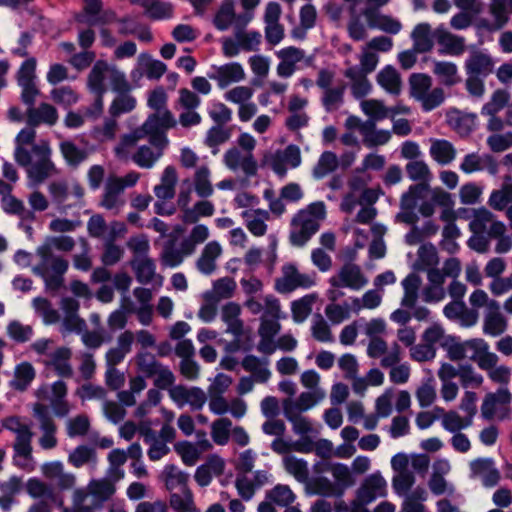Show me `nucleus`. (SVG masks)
Returning a JSON list of instances; mask_svg holds the SVG:
<instances>
[{
	"instance_id": "nucleus-1",
	"label": "nucleus",
	"mask_w": 512,
	"mask_h": 512,
	"mask_svg": "<svg viewBox=\"0 0 512 512\" xmlns=\"http://www.w3.org/2000/svg\"><path fill=\"white\" fill-rule=\"evenodd\" d=\"M27 123L15 137L14 160L26 169L28 186L36 188L48 178L57 175L58 169L52 161V148L48 140L36 142L35 127L41 124L54 126L59 119L57 109L42 102L37 107L30 106L26 111Z\"/></svg>"
},
{
	"instance_id": "nucleus-2",
	"label": "nucleus",
	"mask_w": 512,
	"mask_h": 512,
	"mask_svg": "<svg viewBox=\"0 0 512 512\" xmlns=\"http://www.w3.org/2000/svg\"><path fill=\"white\" fill-rule=\"evenodd\" d=\"M75 247V241L70 236H49L35 249L38 262L31 266L32 272L41 277L45 289L57 292L64 285V275L69 262L53 253V248L62 252H70Z\"/></svg>"
},
{
	"instance_id": "nucleus-3",
	"label": "nucleus",
	"mask_w": 512,
	"mask_h": 512,
	"mask_svg": "<svg viewBox=\"0 0 512 512\" xmlns=\"http://www.w3.org/2000/svg\"><path fill=\"white\" fill-rule=\"evenodd\" d=\"M325 216L326 207L322 201L311 203L298 211L291 219L290 243L296 247H303L319 230L320 222Z\"/></svg>"
},
{
	"instance_id": "nucleus-4",
	"label": "nucleus",
	"mask_w": 512,
	"mask_h": 512,
	"mask_svg": "<svg viewBox=\"0 0 512 512\" xmlns=\"http://www.w3.org/2000/svg\"><path fill=\"white\" fill-rule=\"evenodd\" d=\"M106 80H109L112 89L116 92L130 90V84L123 71L105 60H98L87 76V88L93 94L103 96L107 91Z\"/></svg>"
},
{
	"instance_id": "nucleus-5",
	"label": "nucleus",
	"mask_w": 512,
	"mask_h": 512,
	"mask_svg": "<svg viewBox=\"0 0 512 512\" xmlns=\"http://www.w3.org/2000/svg\"><path fill=\"white\" fill-rule=\"evenodd\" d=\"M358 22L362 27L360 31L350 30V22H347V32L354 41H362L368 36V28L378 29L388 34L396 35L402 29L401 22L387 14H382L372 7L363 9L358 15Z\"/></svg>"
},
{
	"instance_id": "nucleus-6",
	"label": "nucleus",
	"mask_w": 512,
	"mask_h": 512,
	"mask_svg": "<svg viewBox=\"0 0 512 512\" xmlns=\"http://www.w3.org/2000/svg\"><path fill=\"white\" fill-rule=\"evenodd\" d=\"M391 467L394 472L392 477V488L398 496L412 491L415 484V475L413 470L410 469V459L404 453H398L391 459Z\"/></svg>"
},
{
	"instance_id": "nucleus-7",
	"label": "nucleus",
	"mask_w": 512,
	"mask_h": 512,
	"mask_svg": "<svg viewBox=\"0 0 512 512\" xmlns=\"http://www.w3.org/2000/svg\"><path fill=\"white\" fill-rule=\"evenodd\" d=\"M168 144V138L163 136L149 139V144L141 145L136 149L131 160L142 169H152L162 158Z\"/></svg>"
},
{
	"instance_id": "nucleus-8",
	"label": "nucleus",
	"mask_w": 512,
	"mask_h": 512,
	"mask_svg": "<svg viewBox=\"0 0 512 512\" xmlns=\"http://www.w3.org/2000/svg\"><path fill=\"white\" fill-rule=\"evenodd\" d=\"M169 398L178 408L188 405L192 411L202 410L207 403L206 391L198 386L178 384L169 389Z\"/></svg>"
},
{
	"instance_id": "nucleus-9",
	"label": "nucleus",
	"mask_w": 512,
	"mask_h": 512,
	"mask_svg": "<svg viewBox=\"0 0 512 512\" xmlns=\"http://www.w3.org/2000/svg\"><path fill=\"white\" fill-rule=\"evenodd\" d=\"M329 284L333 288L359 291L368 284V278L358 265L347 263L329 278Z\"/></svg>"
},
{
	"instance_id": "nucleus-10",
	"label": "nucleus",
	"mask_w": 512,
	"mask_h": 512,
	"mask_svg": "<svg viewBox=\"0 0 512 512\" xmlns=\"http://www.w3.org/2000/svg\"><path fill=\"white\" fill-rule=\"evenodd\" d=\"M314 285L313 276L299 272L291 263L282 267V274L275 281L276 290L280 293H290L298 288H310Z\"/></svg>"
},
{
	"instance_id": "nucleus-11",
	"label": "nucleus",
	"mask_w": 512,
	"mask_h": 512,
	"mask_svg": "<svg viewBox=\"0 0 512 512\" xmlns=\"http://www.w3.org/2000/svg\"><path fill=\"white\" fill-rule=\"evenodd\" d=\"M264 161L278 175L284 176L288 168L300 166L302 158L300 148L296 145H288L283 150L265 156Z\"/></svg>"
},
{
	"instance_id": "nucleus-12",
	"label": "nucleus",
	"mask_w": 512,
	"mask_h": 512,
	"mask_svg": "<svg viewBox=\"0 0 512 512\" xmlns=\"http://www.w3.org/2000/svg\"><path fill=\"white\" fill-rule=\"evenodd\" d=\"M225 167L232 172H241L246 177H253L257 174L258 164L254 155L241 151L237 147H230L223 154Z\"/></svg>"
},
{
	"instance_id": "nucleus-13",
	"label": "nucleus",
	"mask_w": 512,
	"mask_h": 512,
	"mask_svg": "<svg viewBox=\"0 0 512 512\" xmlns=\"http://www.w3.org/2000/svg\"><path fill=\"white\" fill-rule=\"evenodd\" d=\"M176 125L177 121L173 114L169 110L164 109L149 115L145 122L136 130L142 138L146 136H149V139L157 136L167 138L165 131L174 128Z\"/></svg>"
},
{
	"instance_id": "nucleus-14",
	"label": "nucleus",
	"mask_w": 512,
	"mask_h": 512,
	"mask_svg": "<svg viewBox=\"0 0 512 512\" xmlns=\"http://www.w3.org/2000/svg\"><path fill=\"white\" fill-rule=\"evenodd\" d=\"M282 8L279 3L268 2L264 8L263 21L266 41L271 45L279 44L285 36L284 26L280 23Z\"/></svg>"
},
{
	"instance_id": "nucleus-15",
	"label": "nucleus",
	"mask_w": 512,
	"mask_h": 512,
	"mask_svg": "<svg viewBox=\"0 0 512 512\" xmlns=\"http://www.w3.org/2000/svg\"><path fill=\"white\" fill-rule=\"evenodd\" d=\"M366 351L370 358H381L380 365L383 368L398 364L402 359V350L398 342H393L389 348L383 338L369 340Z\"/></svg>"
},
{
	"instance_id": "nucleus-16",
	"label": "nucleus",
	"mask_w": 512,
	"mask_h": 512,
	"mask_svg": "<svg viewBox=\"0 0 512 512\" xmlns=\"http://www.w3.org/2000/svg\"><path fill=\"white\" fill-rule=\"evenodd\" d=\"M60 308L63 312L60 332L63 335L69 333H82L86 327L85 320L79 316L80 303L72 297H63L60 301Z\"/></svg>"
},
{
	"instance_id": "nucleus-17",
	"label": "nucleus",
	"mask_w": 512,
	"mask_h": 512,
	"mask_svg": "<svg viewBox=\"0 0 512 512\" xmlns=\"http://www.w3.org/2000/svg\"><path fill=\"white\" fill-rule=\"evenodd\" d=\"M33 413L42 431V436L39 439L40 446L46 450L54 448L57 445L55 437L57 427L49 408L41 403H36L33 407Z\"/></svg>"
},
{
	"instance_id": "nucleus-18",
	"label": "nucleus",
	"mask_w": 512,
	"mask_h": 512,
	"mask_svg": "<svg viewBox=\"0 0 512 512\" xmlns=\"http://www.w3.org/2000/svg\"><path fill=\"white\" fill-rule=\"evenodd\" d=\"M279 63L276 66V73L281 78H290L298 69V64L305 60V51L294 47H284L275 52Z\"/></svg>"
},
{
	"instance_id": "nucleus-19",
	"label": "nucleus",
	"mask_w": 512,
	"mask_h": 512,
	"mask_svg": "<svg viewBox=\"0 0 512 512\" xmlns=\"http://www.w3.org/2000/svg\"><path fill=\"white\" fill-rule=\"evenodd\" d=\"M459 168L464 174H473L486 170L490 175L495 176L498 173L499 164L490 154L472 152L463 157Z\"/></svg>"
},
{
	"instance_id": "nucleus-20",
	"label": "nucleus",
	"mask_w": 512,
	"mask_h": 512,
	"mask_svg": "<svg viewBox=\"0 0 512 512\" xmlns=\"http://www.w3.org/2000/svg\"><path fill=\"white\" fill-rule=\"evenodd\" d=\"M71 358L72 350L69 347L61 346L47 354L44 365L60 377L71 378L74 373Z\"/></svg>"
},
{
	"instance_id": "nucleus-21",
	"label": "nucleus",
	"mask_w": 512,
	"mask_h": 512,
	"mask_svg": "<svg viewBox=\"0 0 512 512\" xmlns=\"http://www.w3.org/2000/svg\"><path fill=\"white\" fill-rule=\"evenodd\" d=\"M356 494L361 501L372 503L376 498L386 496L387 481L381 472L376 471L363 479Z\"/></svg>"
},
{
	"instance_id": "nucleus-22",
	"label": "nucleus",
	"mask_w": 512,
	"mask_h": 512,
	"mask_svg": "<svg viewBox=\"0 0 512 512\" xmlns=\"http://www.w3.org/2000/svg\"><path fill=\"white\" fill-rule=\"evenodd\" d=\"M209 78L216 81L220 89H224L233 83L242 82L246 79V72L238 62H230L213 67V73Z\"/></svg>"
},
{
	"instance_id": "nucleus-23",
	"label": "nucleus",
	"mask_w": 512,
	"mask_h": 512,
	"mask_svg": "<svg viewBox=\"0 0 512 512\" xmlns=\"http://www.w3.org/2000/svg\"><path fill=\"white\" fill-rule=\"evenodd\" d=\"M167 71V66L160 60L154 59L148 53H141L137 57L136 67L131 71L133 79L146 76L150 80L160 79Z\"/></svg>"
},
{
	"instance_id": "nucleus-24",
	"label": "nucleus",
	"mask_w": 512,
	"mask_h": 512,
	"mask_svg": "<svg viewBox=\"0 0 512 512\" xmlns=\"http://www.w3.org/2000/svg\"><path fill=\"white\" fill-rule=\"evenodd\" d=\"M41 473L45 478L54 481L60 490L72 489L76 484V476L73 473L67 472L60 461L44 463L41 466Z\"/></svg>"
},
{
	"instance_id": "nucleus-25",
	"label": "nucleus",
	"mask_w": 512,
	"mask_h": 512,
	"mask_svg": "<svg viewBox=\"0 0 512 512\" xmlns=\"http://www.w3.org/2000/svg\"><path fill=\"white\" fill-rule=\"evenodd\" d=\"M467 359L475 362L478 367H490L495 360H499L496 353L490 351L489 344L482 338H473L466 341Z\"/></svg>"
},
{
	"instance_id": "nucleus-26",
	"label": "nucleus",
	"mask_w": 512,
	"mask_h": 512,
	"mask_svg": "<svg viewBox=\"0 0 512 512\" xmlns=\"http://www.w3.org/2000/svg\"><path fill=\"white\" fill-rule=\"evenodd\" d=\"M508 329V319L501 311L500 303L492 309L484 310L482 332L490 337L503 335Z\"/></svg>"
},
{
	"instance_id": "nucleus-27",
	"label": "nucleus",
	"mask_w": 512,
	"mask_h": 512,
	"mask_svg": "<svg viewBox=\"0 0 512 512\" xmlns=\"http://www.w3.org/2000/svg\"><path fill=\"white\" fill-rule=\"evenodd\" d=\"M471 476L480 478L485 487L496 486L500 479V471L490 458H478L470 462Z\"/></svg>"
},
{
	"instance_id": "nucleus-28",
	"label": "nucleus",
	"mask_w": 512,
	"mask_h": 512,
	"mask_svg": "<svg viewBox=\"0 0 512 512\" xmlns=\"http://www.w3.org/2000/svg\"><path fill=\"white\" fill-rule=\"evenodd\" d=\"M242 308L236 302H228L221 308V320L226 325L225 332L234 338H241L244 335V322L241 319Z\"/></svg>"
},
{
	"instance_id": "nucleus-29",
	"label": "nucleus",
	"mask_w": 512,
	"mask_h": 512,
	"mask_svg": "<svg viewBox=\"0 0 512 512\" xmlns=\"http://www.w3.org/2000/svg\"><path fill=\"white\" fill-rule=\"evenodd\" d=\"M134 342V333L125 330L120 333L116 340V345L108 349L105 354L106 367H116L131 352Z\"/></svg>"
},
{
	"instance_id": "nucleus-30",
	"label": "nucleus",
	"mask_w": 512,
	"mask_h": 512,
	"mask_svg": "<svg viewBox=\"0 0 512 512\" xmlns=\"http://www.w3.org/2000/svg\"><path fill=\"white\" fill-rule=\"evenodd\" d=\"M464 68L467 75L485 78L493 72L494 61L488 53L482 50H474L465 60Z\"/></svg>"
},
{
	"instance_id": "nucleus-31",
	"label": "nucleus",
	"mask_w": 512,
	"mask_h": 512,
	"mask_svg": "<svg viewBox=\"0 0 512 512\" xmlns=\"http://www.w3.org/2000/svg\"><path fill=\"white\" fill-rule=\"evenodd\" d=\"M241 218L253 236L262 237L267 233L268 225L266 222L270 220L269 211L260 208L246 209L241 212Z\"/></svg>"
},
{
	"instance_id": "nucleus-32",
	"label": "nucleus",
	"mask_w": 512,
	"mask_h": 512,
	"mask_svg": "<svg viewBox=\"0 0 512 512\" xmlns=\"http://www.w3.org/2000/svg\"><path fill=\"white\" fill-rule=\"evenodd\" d=\"M223 253L222 246L218 241L208 242L202 249L196 261V268L204 275H211L217 268V260Z\"/></svg>"
},
{
	"instance_id": "nucleus-33",
	"label": "nucleus",
	"mask_w": 512,
	"mask_h": 512,
	"mask_svg": "<svg viewBox=\"0 0 512 512\" xmlns=\"http://www.w3.org/2000/svg\"><path fill=\"white\" fill-rule=\"evenodd\" d=\"M177 183V169L172 165H168L163 169L160 182L154 186L153 192L160 201L171 200L175 196Z\"/></svg>"
},
{
	"instance_id": "nucleus-34",
	"label": "nucleus",
	"mask_w": 512,
	"mask_h": 512,
	"mask_svg": "<svg viewBox=\"0 0 512 512\" xmlns=\"http://www.w3.org/2000/svg\"><path fill=\"white\" fill-rule=\"evenodd\" d=\"M436 40L441 46L440 52L447 55L459 56L464 53L466 45L465 38L439 26L435 30Z\"/></svg>"
},
{
	"instance_id": "nucleus-35",
	"label": "nucleus",
	"mask_w": 512,
	"mask_h": 512,
	"mask_svg": "<svg viewBox=\"0 0 512 512\" xmlns=\"http://www.w3.org/2000/svg\"><path fill=\"white\" fill-rule=\"evenodd\" d=\"M412 46L420 54L430 52L435 44V31L427 22H421L414 26L410 34Z\"/></svg>"
},
{
	"instance_id": "nucleus-36",
	"label": "nucleus",
	"mask_w": 512,
	"mask_h": 512,
	"mask_svg": "<svg viewBox=\"0 0 512 512\" xmlns=\"http://www.w3.org/2000/svg\"><path fill=\"white\" fill-rule=\"evenodd\" d=\"M326 397L324 389H316L302 392L296 400L291 398L284 400L283 409L291 408L294 412H306L323 401Z\"/></svg>"
},
{
	"instance_id": "nucleus-37",
	"label": "nucleus",
	"mask_w": 512,
	"mask_h": 512,
	"mask_svg": "<svg viewBox=\"0 0 512 512\" xmlns=\"http://www.w3.org/2000/svg\"><path fill=\"white\" fill-rule=\"evenodd\" d=\"M445 281L439 271H431L427 275V284L421 291L422 300L433 304L443 301L446 297Z\"/></svg>"
},
{
	"instance_id": "nucleus-38",
	"label": "nucleus",
	"mask_w": 512,
	"mask_h": 512,
	"mask_svg": "<svg viewBox=\"0 0 512 512\" xmlns=\"http://www.w3.org/2000/svg\"><path fill=\"white\" fill-rule=\"evenodd\" d=\"M439 263L440 259L436 247L431 243H424L417 251V259L413 268L416 271L426 272V275H428L431 271H439Z\"/></svg>"
},
{
	"instance_id": "nucleus-39",
	"label": "nucleus",
	"mask_w": 512,
	"mask_h": 512,
	"mask_svg": "<svg viewBox=\"0 0 512 512\" xmlns=\"http://www.w3.org/2000/svg\"><path fill=\"white\" fill-rule=\"evenodd\" d=\"M48 192L56 203H64L70 195L77 200H82L85 191L77 182L68 183L67 181H53L48 185Z\"/></svg>"
},
{
	"instance_id": "nucleus-40",
	"label": "nucleus",
	"mask_w": 512,
	"mask_h": 512,
	"mask_svg": "<svg viewBox=\"0 0 512 512\" xmlns=\"http://www.w3.org/2000/svg\"><path fill=\"white\" fill-rule=\"evenodd\" d=\"M376 82L389 95L398 96L402 92L403 82L401 75L391 65L385 66L377 73Z\"/></svg>"
},
{
	"instance_id": "nucleus-41",
	"label": "nucleus",
	"mask_w": 512,
	"mask_h": 512,
	"mask_svg": "<svg viewBox=\"0 0 512 512\" xmlns=\"http://www.w3.org/2000/svg\"><path fill=\"white\" fill-rule=\"evenodd\" d=\"M122 194L121 186L115 184L108 178L104 186L100 206L106 210L112 211L114 214H118L125 205V199Z\"/></svg>"
},
{
	"instance_id": "nucleus-42",
	"label": "nucleus",
	"mask_w": 512,
	"mask_h": 512,
	"mask_svg": "<svg viewBox=\"0 0 512 512\" xmlns=\"http://www.w3.org/2000/svg\"><path fill=\"white\" fill-rule=\"evenodd\" d=\"M368 73L358 70L357 66H350L344 71V76L350 81L352 95L357 98H363L372 91V84L367 77Z\"/></svg>"
},
{
	"instance_id": "nucleus-43",
	"label": "nucleus",
	"mask_w": 512,
	"mask_h": 512,
	"mask_svg": "<svg viewBox=\"0 0 512 512\" xmlns=\"http://www.w3.org/2000/svg\"><path fill=\"white\" fill-rule=\"evenodd\" d=\"M269 364V359L259 358L252 354L245 356L241 362L243 369L251 373V377L258 383H266L271 378Z\"/></svg>"
},
{
	"instance_id": "nucleus-44",
	"label": "nucleus",
	"mask_w": 512,
	"mask_h": 512,
	"mask_svg": "<svg viewBox=\"0 0 512 512\" xmlns=\"http://www.w3.org/2000/svg\"><path fill=\"white\" fill-rule=\"evenodd\" d=\"M429 141V154L436 163L444 166L456 159L457 150L451 142L437 138H431Z\"/></svg>"
},
{
	"instance_id": "nucleus-45",
	"label": "nucleus",
	"mask_w": 512,
	"mask_h": 512,
	"mask_svg": "<svg viewBox=\"0 0 512 512\" xmlns=\"http://www.w3.org/2000/svg\"><path fill=\"white\" fill-rule=\"evenodd\" d=\"M130 265L139 283L150 284L158 279L159 285L162 284L163 278L157 275L155 262L150 257L131 259Z\"/></svg>"
},
{
	"instance_id": "nucleus-46",
	"label": "nucleus",
	"mask_w": 512,
	"mask_h": 512,
	"mask_svg": "<svg viewBox=\"0 0 512 512\" xmlns=\"http://www.w3.org/2000/svg\"><path fill=\"white\" fill-rule=\"evenodd\" d=\"M488 204L497 211H503L512 204V175L506 174L502 177L500 187L491 192Z\"/></svg>"
},
{
	"instance_id": "nucleus-47",
	"label": "nucleus",
	"mask_w": 512,
	"mask_h": 512,
	"mask_svg": "<svg viewBox=\"0 0 512 512\" xmlns=\"http://www.w3.org/2000/svg\"><path fill=\"white\" fill-rule=\"evenodd\" d=\"M193 255L191 249H189L183 241L176 248L173 242H168L164 245L160 254V262L162 266L175 268L180 266L186 257Z\"/></svg>"
},
{
	"instance_id": "nucleus-48",
	"label": "nucleus",
	"mask_w": 512,
	"mask_h": 512,
	"mask_svg": "<svg viewBox=\"0 0 512 512\" xmlns=\"http://www.w3.org/2000/svg\"><path fill=\"white\" fill-rule=\"evenodd\" d=\"M494 224H503V222L496 219V216L488 209L481 207L473 210V214L469 223V229L472 233L487 232L491 236L492 227Z\"/></svg>"
},
{
	"instance_id": "nucleus-49",
	"label": "nucleus",
	"mask_w": 512,
	"mask_h": 512,
	"mask_svg": "<svg viewBox=\"0 0 512 512\" xmlns=\"http://www.w3.org/2000/svg\"><path fill=\"white\" fill-rule=\"evenodd\" d=\"M83 11L77 16V21L89 26L107 22V13H102L101 0H83Z\"/></svg>"
},
{
	"instance_id": "nucleus-50",
	"label": "nucleus",
	"mask_w": 512,
	"mask_h": 512,
	"mask_svg": "<svg viewBox=\"0 0 512 512\" xmlns=\"http://www.w3.org/2000/svg\"><path fill=\"white\" fill-rule=\"evenodd\" d=\"M285 418L292 425V430L296 435L303 438H309V435L317 434L318 431L315 429L313 422L306 416L302 415L298 411L294 412L291 408L283 409Z\"/></svg>"
},
{
	"instance_id": "nucleus-51",
	"label": "nucleus",
	"mask_w": 512,
	"mask_h": 512,
	"mask_svg": "<svg viewBox=\"0 0 512 512\" xmlns=\"http://www.w3.org/2000/svg\"><path fill=\"white\" fill-rule=\"evenodd\" d=\"M511 399L512 395L506 387H500L496 392L486 394L481 405L483 417L491 418L498 406L510 403Z\"/></svg>"
},
{
	"instance_id": "nucleus-52",
	"label": "nucleus",
	"mask_w": 512,
	"mask_h": 512,
	"mask_svg": "<svg viewBox=\"0 0 512 512\" xmlns=\"http://www.w3.org/2000/svg\"><path fill=\"white\" fill-rule=\"evenodd\" d=\"M161 478L170 493L174 492L177 488H179L180 491L184 488H189L187 485L189 475L174 464H168L164 467Z\"/></svg>"
},
{
	"instance_id": "nucleus-53",
	"label": "nucleus",
	"mask_w": 512,
	"mask_h": 512,
	"mask_svg": "<svg viewBox=\"0 0 512 512\" xmlns=\"http://www.w3.org/2000/svg\"><path fill=\"white\" fill-rule=\"evenodd\" d=\"M432 71L444 86L452 87L461 81L458 67L454 62L434 61Z\"/></svg>"
},
{
	"instance_id": "nucleus-54",
	"label": "nucleus",
	"mask_w": 512,
	"mask_h": 512,
	"mask_svg": "<svg viewBox=\"0 0 512 512\" xmlns=\"http://www.w3.org/2000/svg\"><path fill=\"white\" fill-rule=\"evenodd\" d=\"M488 13L496 28L503 29L510 21L512 0H489Z\"/></svg>"
},
{
	"instance_id": "nucleus-55",
	"label": "nucleus",
	"mask_w": 512,
	"mask_h": 512,
	"mask_svg": "<svg viewBox=\"0 0 512 512\" xmlns=\"http://www.w3.org/2000/svg\"><path fill=\"white\" fill-rule=\"evenodd\" d=\"M304 490L307 495H319L323 497H331L340 495L341 492H337L335 484L327 477H315L307 478V481L303 484Z\"/></svg>"
},
{
	"instance_id": "nucleus-56",
	"label": "nucleus",
	"mask_w": 512,
	"mask_h": 512,
	"mask_svg": "<svg viewBox=\"0 0 512 512\" xmlns=\"http://www.w3.org/2000/svg\"><path fill=\"white\" fill-rule=\"evenodd\" d=\"M421 277L416 273L408 274L401 282L403 287V296L401 306L404 308H414L418 300V291L421 286Z\"/></svg>"
},
{
	"instance_id": "nucleus-57",
	"label": "nucleus",
	"mask_w": 512,
	"mask_h": 512,
	"mask_svg": "<svg viewBox=\"0 0 512 512\" xmlns=\"http://www.w3.org/2000/svg\"><path fill=\"white\" fill-rule=\"evenodd\" d=\"M168 503L174 512H200L196 507L194 495L190 488L170 493Z\"/></svg>"
},
{
	"instance_id": "nucleus-58",
	"label": "nucleus",
	"mask_w": 512,
	"mask_h": 512,
	"mask_svg": "<svg viewBox=\"0 0 512 512\" xmlns=\"http://www.w3.org/2000/svg\"><path fill=\"white\" fill-rule=\"evenodd\" d=\"M236 282L230 277H223L213 283L211 290L202 294L203 299H214L219 302L224 299L231 298L236 290Z\"/></svg>"
},
{
	"instance_id": "nucleus-59",
	"label": "nucleus",
	"mask_w": 512,
	"mask_h": 512,
	"mask_svg": "<svg viewBox=\"0 0 512 512\" xmlns=\"http://www.w3.org/2000/svg\"><path fill=\"white\" fill-rule=\"evenodd\" d=\"M435 411H438L442 414L441 425L448 432L453 433L461 431L470 427L473 423L470 417H467L466 415L461 416L455 410L445 411L444 409L437 407L435 408Z\"/></svg>"
},
{
	"instance_id": "nucleus-60",
	"label": "nucleus",
	"mask_w": 512,
	"mask_h": 512,
	"mask_svg": "<svg viewBox=\"0 0 512 512\" xmlns=\"http://www.w3.org/2000/svg\"><path fill=\"white\" fill-rule=\"evenodd\" d=\"M282 465L284 470L297 482L304 484L307 481L309 468L306 460L294 455H286L282 458Z\"/></svg>"
},
{
	"instance_id": "nucleus-61",
	"label": "nucleus",
	"mask_w": 512,
	"mask_h": 512,
	"mask_svg": "<svg viewBox=\"0 0 512 512\" xmlns=\"http://www.w3.org/2000/svg\"><path fill=\"white\" fill-rule=\"evenodd\" d=\"M352 311L358 314L362 310H375L381 306L383 301L382 290L369 289L361 297H353Z\"/></svg>"
},
{
	"instance_id": "nucleus-62",
	"label": "nucleus",
	"mask_w": 512,
	"mask_h": 512,
	"mask_svg": "<svg viewBox=\"0 0 512 512\" xmlns=\"http://www.w3.org/2000/svg\"><path fill=\"white\" fill-rule=\"evenodd\" d=\"M318 300L317 293L307 294L291 303L292 318L295 323L304 322L312 312L313 305Z\"/></svg>"
},
{
	"instance_id": "nucleus-63",
	"label": "nucleus",
	"mask_w": 512,
	"mask_h": 512,
	"mask_svg": "<svg viewBox=\"0 0 512 512\" xmlns=\"http://www.w3.org/2000/svg\"><path fill=\"white\" fill-rule=\"evenodd\" d=\"M60 153L66 164L71 167H78L88 158V152L79 148L71 140H63L59 143Z\"/></svg>"
},
{
	"instance_id": "nucleus-64",
	"label": "nucleus",
	"mask_w": 512,
	"mask_h": 512,
	"mask_svg": "<svg viewBox=\"0 0 512 512\" xmlns=\"http://www.w3.org/2000/svg\"><path fill=\"white\" fill-rule=\"evenodd\" d=\"M403 496L401 512H426L423 503L426 501L428 494L425 488L418 486Z\"/></svg>"
}]
</instances>
